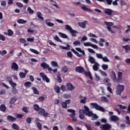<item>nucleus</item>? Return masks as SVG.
Returning <instances> with one entry per match:
<instances>
[{"mask_svg": "<svg viewBox=\"0 0 130 130\" xmlns=\"http://www.w3.org/2000/svg\"><path fill=\"white\" fill-rule=\"evenodd\" d=\"M84 109H85V111L87 113H86V116H88V117H92L91 120H96L98 119V116H97L95 114L93 113L92 111H90V109L87 106H84Z\"/></svg>", "mask_w": 130, "mask_h": 130, "instance_id": "1", "label": "nucleus"}, {"mask_svg": "<svg viewBox=\"0 0 130 130\" xmlns=\"http://www.w3.org/2000/svg\"><path fill=\"white\" fill-rule=\"evenodd\" d=\"M90 106H92V108H95L96 110H99L102 112H105V109L103 107L99 106L98 104L96 103H91L90 104Z\"/></svg>", "mask_w": 130, "mask_h": 130, "instance_id": "2", "label": "nucleus"}, {"mask_svg": "<svg viewBox=\"0 0 130 130\" xmlns=\"http://www.w3.org/2000/svg\"><path fill=\"white\" fill-rule=\"evenodd\" d=\"M68 112H70L71 114L70 115V117L72 118L73 121L74 122H76L77 121V118H76V110L72 109H67Z\"/></svg>", "mask_w": 130, "mask_h": 130, "instance_id": "3", "label": "nucleus"}, {"mask_svg": "<svg viewBox=\"0 0 130 130\" xmlns=\"http://www.w3.org/2000/svg\"><path fill=\"white\" fill-rule=\"evenodd\" d=\"M65 27L66 30H70V33L72 34L73 37H76L77 34H79V32H78V31L73 29L72 27H71V26H70L69 25H66L65 26Z\"/></svg>", "mask_w": 130, "mask_h": 130, "instance_id": "4", "label": "nucleus"}, {"mask_svg": "<svg viewBox=\"0 0 130 130\" xmlns=\"http://www.w3.org/2000/svg\"><path fill=\"white\" fill-rule=\"evenodd\" d=\"M124 91V85L119 84L117 86V89L116 90V95L121 96V93Z\"/></svg>", "mask_w": 130, "mask_h": 130, "instance_id": "5", "label": "nucleus"}, {"mask_svg": "<svg viewBox=\"0 0 130 130\" xmlns=\"http://www.w3.org/2000/svg\"><path fill=\"white\" fill-rule=\"evenodd\" d=\"M86 113H88V112H86L85 109H80L79 110V118L80 119H84L85 118V115H86Z\"/></svg>", "mask_w": 130, "mask_h": 130, "instance_id": "6", "label": "nucleus"}, {"mask_svg": "<svg viewBox=\"0 0 130 130\" xmlns=\"http://www.w3.org/2000/svg\"><path fill=\"white\" fill-rule=\"evenodd\" d=\"M100 128L101 130H109L111 129V125L106 123L105 124H102L100 126Z\"/></svg>", "mask_w": 130, "mask_h": 130, "instance_id": "7", "label": "nucleus"}, {"mask_svg": "<svg viewBox=\"0 0 130 130\" xmlns=\"http://www.w3.org/2000/svg\"><path fill=\"white\" fill-rule=\"evenodd\" d=\"M40 76L42 78V80L43 81H44V82H46V83H49V82H50L49 78H48L47 76L44 73H40Z\"/></svg>", "mask_w": 130, "mask_h": 130, "instance_id": "8", "label": "nucleus"}, {"mask_svg": "<svg viewBox=\"0 0 130 130\" xmlns=\"http://www.w3.org/2000/svg\"><path fill=\"white\" fill-rule=\"evenodd\" d=\"M71 103V100H67L65 102H61L60 104L62 106V108L64 109H67L68 108V104Z\"/></svg>", "mask_w": 130, "mask_h": 130, "instance_id": "9", "label": "nucleus"}, {"mask_svg": "<svg viewBox=\"0 0 130 130\" xmlns=\"http://www.w3.org/2000/svg\"><path fill=\"white\" fill-rule=\"evenodd\" d=\"M11 69L12 71H15V72H18V71H19V66H18V64H17L16 62H13L11 64Z\"/></svg>", "mask_w": 130, "mask_h": 130, "instance_id": "10", "label": "nucleus"}, {"mask_svg": "<svg viewBox=\"0 0 130 130\" xmlns=\"http://www.w3.org/2000/svg\"><path fill=\"white\" fill-rule=\"evenodd\" d=\"M67 90V91H73L76 89V86L73 85V84L71 83H68L66 84Z\"/></svg>", "mask_w": 130, "mask_h": 130, "instance_id": "11", "label": "nucleus"}, {"mask_svg": "<svg viewBox=\"0 0 130 130\" xmlns=\"http://www.w3.org/2000/svg\"><path fill=\"white\" fill-rule=\"evenodd\" d=\"M39 114L40 115H43L45 117L48 116V113L45 112V110L42 108L40 109V111H39Z\"/></svg>", "mask_w": 130, "mask_h": 130, "instance_id": "12", "label": "nucleus"}, {"mask_svg": "<svg viewBox=\"0 0 130 130\" xmlns=\"http://www.w3.org/2000/svg\"><path fill=\"white\" fill-rule=\"evenodd\" d=\"M75 71L77 73L82 74V73H84L85 72V69H84V68L82 67L81 66H78L76 67Z\"/></svg>", "mask_w": 130, "mask_h": 130, "instance_id": "13", "label": "nucleus"}, {"mask_svg": "<svg viewBox=\"0 0 130 130\" xmlns=\"http://www.w3.org/2000/svg\"><path fill=\"white\" fill-rule=\"evenodd\" d=\"M51 20L50 19H46L45 20V24L48 27H53L54 26V23H51Z\"/></svg>", "mask_w": 130, "mask_h": 130, "instance_id": "14", "label": "nucleus"}, {"mask_svg": "<svg viewBox=\"0 0 130 130\" xmlns=\"http://www.w3.org/2000/svg\"><path fill=\"white\" fill-rule=\"evenodd\" d=\"M111 77L114 82H117V78H116V74L114 71L111 72Z\"/></svg>", "mask_w": 130, "mask_h": 130, "instance_id": "15", "label": "nucleus"}, {"mask_svg": "<svg viewBox=\"0 0 130 130\" xmlns=\"http://www.w3.org/2000/svg\"><path fill=\"white\" fill-rule=\"evenodd\" d=\"M105 14L108 16H112V10L110 9H106L104 11Z\"/></svg>", "mask_w": 130, "mask_h": 130, "instance_id": "16", "label": "nucleus"}, {"mask_svg": "<svg viewBox=\"0 0 130 130\" xmlns=\"http://www.w3.org/2000/svg\"><path fill=\"white\" fill-rule=\"evenodd\" d=\"M27 72H28L26 70H25V73L23 72H21L19 73V76L21 79H25L26 78V75H27Z\"/></svg>", "mask_w": 130, "mask_h": 130, "instance_id": "17", "label": "nucleus"}, {"mask_svg": "<svg viewBox=\"0 0 130 130\" xmlns=\"http://www.w3.org/2000/svg\"><path fill=\"white\" fill-rule=\"evenodd\" d=\"M85 77H89L90 80H93V77L92 76V74L90 72L85 71L84 73Z\"/></svg>", "mask_w": 130, "mask_h": 130, "instance_id": "18", "label": "nucleus"}, {"mask_svg": "<svg viewBox=\"0 0 130 130\" xmlns=\"http://www.w3.org/2000/svg\"><path fill=\"white\" fill-rule=\"evenodd\" d=\"M110 119L111 121H117L119 118L117 116L112 115L110 117Z\"/></svg>", "mask_w": 130, "mask_h": 130, "instance_id": "19", "label": "nucleus"}, {"mask_svg": "<svg viewBox=\"0 0 130 130\" xmlns=\"http://www.w3.org/2000/svg\"><path fill=\"white\" fill-rule=\"evenodd\" d=\"M122 72H118V79L117 82H120L122 80Z\"/></svg>", "mask_w": 130, "mask_h": 130, "instance_id": "20", "label": "nucleus"}, {"mask_svg": "<svg viewBox=\"0 0 130 130\" xmlns=\"http://www.w3.org/2000/svg\"><path fill=\"white\" fill-rule=\"evenodd\" d=\"M81 9L83 10V11H85L86 12H89L90 13H92L93 12L92 9H90L86 6H82Z\"/></svg>", "mask_w": 130, "mask_h": 130, "instance_id": "21", "label": "nucleus"}, {"mask_svg": "<svg viewBox=\"0 0 130 130\" xmlns=\"http://www.w3.org/2000/svg\"><path fill=\"white\" fill-rule=\"evenodd\" d=\"M80 98H83L84 99H81L80 100V103H81L82 104H86V102L87 101V98L86 97H84L82 95H80Z\"/></svg>", "mask_w": 130, "mask_h": 130, "instance_id": "22", "label": "nucleus"}, {"mask_svg": "<svg viewBox=\"0 0 130 130\" xmlns=\"http://www.w3.org/2000/svg\"><path fill=\"white\" fill-rule=\"evenodd\" d=\"M47 98V96L46 94H44L43 96L39 98L38 100L40 102H43L45 99Z\"/></svg>", "mask_w": 130, "mask_h": 130, "instance_id": "23", "label": "nucleus"}, {"mask_svg": "<svg viewBox=\"0 0 130 130\" xmlns=\"http://www.w3.org/2000/svg\"><path fill=\"white\" fill-rule=\"evenodd\" d=\"M88 58V61H89V62H90V63H91L92 64H93V63H96L95 62V58H94V57L91 56H89Z\"/></svg>", "mask_w": 130, "mask_h": 130, "instance_id": "24", "label": "nucleus"}, {"mask_svg": "<svg viewBox=\"0 0 130 130\" xmlns=\"http://www.w3.org/2000/svg\"><path fill=\"white\" fill-rule=\"evenodd\" d=\"M17 100H18V98H15V96L12 98L10 101V104H15V103H16V101H17Z\"/></svg>", "mask_w": 130, "mask_h": 130, "instance_id": "25", "label": "nucleus"}, {"mask_svg": "<svg viewBox=\"0 0 130 130\" xmlns=\"http://www.w3.org/2000/svg\"><path fill=\"white\" fill-rule=\"evenodd\" d=\"M37 16L38 18L40 19V20H41V21H43V20H44V18H43V17L42 16V14H41V12H38L37 13Z\"/></svg>", "mask_w": 130, "mask_h": 130, "instance_id": "26", "label": "nucleus"}, {"mask_svg": "<svg viewBox=\"0 0 130 130\" xmlns=\"http://www.w3.org/2000/svg\"><path fill=\"white\" fill-rule=\"evenodd\" d=\"M99 66V64L97 62L94 63V64L92 66V69L93 71L95 72L98 71V69H99V68H98Z\"/></svg>", "mask_w": 130, "mask_h": 130, "instance_id": "27", "label": "nucleus"}, {"mask_svg": "<svg viewBox=\"0 0 130 130\" xmlns=\"http://www.w3.org/2000/svg\"><path fill=\"white\" fill-rule=\"evenodd\" d=\"M49 66L45 62H43V63H41V67L44 69V70H45L48 68Z\"/></svg>", "mask_w": 130, "mask_h": 130, "instance_id": "28", "label": "nucleus"}, {"mask_svg": "<svg viewBox=\"0 0 130 130\" xmlns=\"http://www.w3.org/2000/svg\"><path fill=\"white\" fill-rule=\"evenodd\" d=\"M73 44L74 46H81V42L79 40L75 41Z\"/></svg>", "mask_w": 130, "mask_h": 130, "instance_id": "29", "label": "nucleus"}, {"mask_svg": "<svg viewBox=\"0 0 130 130\" xmlns=\"http://www.w3.org/2000/svg\"><path fill=\"white\" fill-rule=\"evenodd\" d=\"M0 110L1 111H2L3 112H5L6 110H7V107L4 104H2L0 106Z\"/></svg>", "mask_w": 130, "mask_h": 130, "instance_id": "30", "label": "nucleus"}, {"mask_svg": "<svg viewBox=\"0 0 130 130\" xmlns=\"http://www.w3.org/2000/svg\"><path fill=\"white\" fill-rule=\"evenodd\" d=\"M104 42H105V40L103 38H100V41H99L100 46H104V44H103V43H104Z\"/></svg>", "mask_w": 130, "mask_h": 130, "instance_id": "31", "label": "nucleus"}, {"mask_svg": "<svg viewBox=\"0 0 130 130\" xmlns=\"http://www.w3.org/2000/svg\"><path fill=\"white\" fill-rule=\"evenodd\" d=\"M58 35H59V36H60V37H61V38H64L66 39L68 38V36L62 32H58Z\"/></svg>", "mask_w": 130, "mask_h": 130, "instance_id": "32", "label": "nucleus"}, {"mask_svg": "<svg viewBox=\"0 0 130 130\" xmlns=\"http://www.w3.org/2000/svg\"><path fill=\"white\" fill-rule=\"evenodd\" d=\"M27 22V20H25L22 19H19L17 20V23H18V24H26Z\"/></svg>", "mask_w": 130, "mask_h": 130, "instance_id": "33", "label": "nucleus"}, {"mask_svg": "<svg viewBox=\"0 0 130 130\" xmlns=\"http://www.w3.org/2000/svg\"><path fill=\"white\" fill-rule=\"evenodd\" d=\"M59 47L60 48H61V49H64L65 50H70V47H71V46L69 44L67 45V47L60 45Z\"/></svg>", "mask_w": 130, "mask_h": 130, "instance_id": "34", "label": "nucleus"}, {"mask_svg": "<svg viewBox=\"0 0 130 130\" xmlns=\"http://www.w3.org/2000/svg\"><path fill=\"white\" fill-rule=\"evenodd\" d=\"M31 86H32V83L29 81L24 83V87L25 88H30Z\"/></svg>", "mask_w": 130, "mask_h": 130, "instance_id": "35", "label": "nucleus"}, {"mask_svg": "<svg viewBox=\"0 0 130 130\" xmlns=\"http://www.w3.org/2000/svg\"><path fill=\"white\" fill-rule=\"evenodd\" d=\"M71 51H72V52H73L74 54H75L76 55H77V56H78V57H81L82 54H80V53H79V52H78L76 50H75V49H72Z\"/></svg>", "mask_w": 130, "mask_h": 130, "instance_id": "36", "label": "nucleus"}, {"mask_svg": "<svg viewBox=\"0 0 130 130\" xmlns=\"http://www.w3.org/2000/svg\"><path fill=\"white\" fill-rule=\"evenodd\" d=\"M7 119H8L9 120V121H15V120H16V118L9 115L7 116Z\"/></svg>", "mask_w": 130, "mask_h": 130, "instance_id": "37", "label": "nucleus"}, {"mask_svg": "<svg viewBox=\"0 0 130 130\" xmlns=\"http://www.w3.org/2000/svg\"><path fill=\"white\" fill-rule=\"evenodd\" d=\"M32 90H33L34 94H36V95H39V91H38V90L37 89V88H36V87H32Z\"/></svg>", "mask_w": 130, "mask_h": 130, "instance_id": "38", "label": "nucleus"}, {"mask_svg": "<svg viewBox=\"0 0 130 130\" xmlns=\"http://www.w3.org/2000/svg\"><path fill=\"white\" fill-rule=\"evenodd\" d=\"M54 89L56 93H57V94L60 93V88H59V86H55L54 87Z\"/></svg>", "mask_w": 130, "mask_h": 130, "instance_id": "39", "label": "nucleus"}, {"mask_svg": "<svg viewBox=\"0 0 130 130\" xmlns=\"http://www.w3.org/2000/svg\"><path fill=\"white\" fill-rule=\"evenodd\" d=\"M40 108H41L39 107V105H38V104H35L34 105V110H35V111H39Z\"/></svg>", "mask_w": 130, "mask_h": 130, "instance_id": "40", "label": "nucleus"}, {"mask_svg": "<svg viewBox=\"0 0 130 130\" xmlns=\"http://www.w3.org/2000/svg\"><path fill=\"white\" fill-rule=\"evenodd\" d=\"M12 128L13 129H15V130H20V127L17 125V124H12Z\"/></svg>", "mask_w": 130, "mask_h": 130, "instance_id": "41", "label": "nucleus"}, {"mask_svg": "<svg viewBox=\"0 0 130 130\" xmlns=\"http://www.w3.org/2000/svg\"><path fill=\"white\" fill-rule=\"evenodd\" d=\"M122 47L124 48L125 52H128V51L130 50V47L128 45L122 46Z\"/></svg>", "mask_w": 130, "mask_h": 130, "instance_id": "42", "label": "nucleus"}, {"mask_svg": "<svg viewBox=\"0 0 130 130\" xmlns=\"http://www.w3.org/2000/svg\"><path fill=\"white\" fill-rule=\"evenodd\" d=\"M50 2L51 3H54V4L52 3V5L54 7H55L56 9H59V7L58 6V5H56V2H55L53 0H50Z\"/></svg>", "mask_w": 130, "mask_h": 130, "instance_id": "43", "label": "nucleus"}, {"mask_svg": "<svg viewBox=\"0 0 130 130\" xmlns=\"http://www.w3.org/2000/svg\"><path fill=\"white\" fill-rule=\"evenodd\" d=\"M75 49L79 52L82 53L83 55H85V51L84 50H81V48H80L79 47H77L75 48Z\"/></svg>", "mask_w": 130, "mask_h": 130, "instance_id": "44", "label": "nucleus"}, {"mask_svg": "<svg viewBox=\"0 0 130 130\" xmlns=\"http://www.w3.org/2000/svg\"><path fill=\"white\" fill-rule=\"evenodd\" d=\"M101 101L103 102H107V103H108L109 102V101H108V99H107V98H106V96H102Z\"/></svg>", "mask_w": 130, "mask_h": 130, "instance_id": "45", "label": "nucleus"}, {"mask_svg": "<svg viewBox=\"0 0 130 130\" xmlns=\"http://www.w3.org/2000/svg\"><path fill=\"white\" fill-rule=\"evenodd\" d=\"M61 71L62 72H63V73H68L69 69H68V67H67V66H63V67H62Z\"/></svg>", "mask_w": 130, "mask_h": 130, "instance_id": "46", "label": "nucleus"}, {"mask_svg": "<svg viewBox=\"0 0 130 130\" xmlns=\"http://www.w3.org/2000/svg\"><path fill=\"white\" fill-rule=\"evenodd\" d=\"M108 87H107V90L108 91H109V93H110L111 94H112L113 92H112V89L111 88L110 86H111V84L109 83H108Z\"/></svg>", "mask_w": 130, "mask_h": 130, "instance_id": "47", "label": "nucleus"}, {"mask_svg": "<svg viewBox=\"0 0 130 130\" xmlns=\"http://www.w3.org/2000/svg\"><path fill=\"white\" fill-rule=\"evenodd\" d=\"M57 81H58L59 84L62 82V79H61V76H60V75H58L57 76Z\"/></svg>", "mask_w": 130, "mask_h": 130, "instance_id": "48", "label": "nucleus"}, {"mask_svg": "<svg viewBox=\"0 0 130 130\" xmlns=\"http://www.w3.org/2000/svg\"><path fill=\"white\" fill-rule=\"evenodd\" d=\"M79 26H80L81 28H86V24L85 23V22L79 23Z\"/></svg>", "mask_w": 130, "mask_h": 130, "instance_id": "49", "label": "nucleus"}, {"mask_svg": "<svg viewBox=\"0 0 130 130\" xmlns=\"http://www.w3.org/2000/svg\"><path fill=\"white\" fill-rule=\"evenodd\" d=\"M54 40H55L56 41H57L58 42H60V43H61V42H62V41H61V40H60L59 39V38H58V37L57 36H55L54 37Z\"/></svg>", "mask_w": 130, "mask_h": 130, "instance_id": "50", "label": "nucleus"}, {"mask_svg": "<svg viewBox=\"0 0 130 130\" xmlns=\"http://www.w3.org/2000/svg\"><path fill=\"white\" fill-rule=\"evenodd\" d=\"M30 51H31V52H32L33 53H35V54H39V52H38V51L34 49H29Z\"/></svg>", "mask_w": 130, "mask_h": 130, "instance_id": "51", "label": "nucleus"}, {"mask_svg": "<svg viewBox=\"0 0 130 130\" xmlns=\"http://www.w3.org/2000/svg\"><path fill=\"white\" fill-rule=\"evenodd\" d=\"M51 64L52 67H58V65L57 64V62H56L55 61H52L51 62Z\"/></svg>", "mask_w": 130, "mask_h": 130, "instance_id": "52", "label": "nucleus"}, {"mask_svg": "<svg viewBox=\"0 0 130 130\" xmlns=\"http://www.w3.org/2000/svg\"><path fill=\"white\" fill-rule=\"evenodd\" d=\"M12 92L13 94L16 95V94H18V89L16 88V87L12 88Z\"/></svg>", "mask_w": 130, "mask_h": 130, "instance_id": "53", "label": "nucleus"}, {"mask_svg": "<svg viewBox=\"0 0 130 130\" xmlns=\"http://www.w3.org/2000/svg\"><path fill=\"white\" fill-rule=\"evenodd\" d=\"M104 61V62H109L110 60L107 58V56L103 57L102 59Z\"/></svg>", "mask_w": 130, "mask_h": 130, "instance_id": "54", "label": "nucleus"}, {"mask_svg": "<svg viewBox=\"0 0 130 130\" xmlns=\"http://www.w3.org/2000/svg\"><path fill=\"white\" fill-rule=\"evenodd\" d=\"M6 81L7 82H9V83L10 84V83L13 82V79L12 78V77H11V76L7 77H6Z\"/></svg>", "mask_w": 130, "mask_h": 130, "instance_id": "55", "label": "nucleus"}, {"mask_svg": "<svg viewBox=\"0 0 130 130\" xmlns=\"http://www.w3.org/2000/svg\"><path fill=\"white\" fill-rule=\"evenodd\" d=\"M8 36H13L14 35V32L11 29L8 30Z\"/></svg>", "mask_w": 130, "mask_h": 130, "instance_id": "56", "label": "nucleus"}, {"mask_svg": "<svg viewBox=\"0 0 130 130\" xmlns=\"http://www.w3.org/2000/svg\"><path fill=\"white\" fill-rule=\"evenodd\" d=\"M102 68L103 70H104V71H106V70H107V69H108V65L103 64V65H102Z\"/></svg>", "mask_w": 130, "mask_h": 130, "instance_id": "57", "label": "nucleus"}, {"mask_svg": "<svg viewBox=\"0 0 130 130\" xmlns=\"http://www.w3.org/2000/svg\"><path fill=\"white\" fill-rule=\"evenodd\" d=\"M10 84L12 86V88H16V86H17V83L14 82L13 81L10 83Z\"/></svg>", "mask_w": 130, "mask_h": 130, "instance_id": "58", "label": "nucleus"}, {"mask_svg": "<svg viewBox=\"0 0 130 130\" xmlns=\"http://www.w3.org/2000/svg\"><path fill=\"white\" fill-rule=\"evenodd\" d=\"M61 90V91L62 92H65L66 90V85H62L60 88V90Z\"/></svg>", "mask_w": 130, "mask_h": 130, "instance_id": "59", "label": "nucleus"}, {"mask_svg": "<svg viewBox=\"0 0 130 130\" xmlns=\"http://www.w3.org/2000/svg\"><path fill=\"white\" fill-rule=\"evenodd\" d=\"M104 23L107 26H113L114 25L113 22H107L106 21H105Z\"/></svg>", "mask_w": 130, "mask_h": 130, "instance_id": "60", "label": "nucleus"}, {"mask_svg": "<svg viewBox=\"0 0 130 130\" xmlns=\"http://www.w3.org/2000/svg\"><path fill=\"white\" fill-rule=\"evenodd\" d=\"M96 57H98V58H100V59H102V58H103V55L100 53H96Z\"/></svg>", "mask_w": 130, "mask_h": 130, "instance_id": "61", "label": "nucleus"}, {"mask_svg": "<svg viewBox=\"0 0 130 130\" xmlns=\"http://www.w3.org/2000/svg\"><path fill=\"white\" fill-rule=\"evenodd\" d=\"M27 11L29 12V14H34V11H33V10H32L30 7L27 8Z\"/></svg>", "mask_w": 130, "mask_h": 130, "instance_id": "62", "label": "nucleus"}, {"mask_svg": "<svg viewBox=\"0 0 130 130\" xmlns=\"http://www.w3.org/2000/svg\"><path fill=\"white\" fill-rule=\"evenodd\" d=\"M37 125L39 128V129H42V125L41 124V123H40V122H38L37 123Z\"/></svg>", "mask_w": 130, "mask_h": 130, "instance_id": "63", "label": "nucleus"}, {"mask_svg": "<svg viewBox=\"0 0 130 130\" xmlns=\"http://www.w3.org/2000/svg\"><path fill=\"white\" fill-rule=\"evenodd\" d=\"M27 123H31L32 122V119L30 117L27 118L26 119Z\"/></svg>", "mask_w": 130, "mask_h": 130, "instance_id": "64", "label": "nucleus"}]
</instances>
